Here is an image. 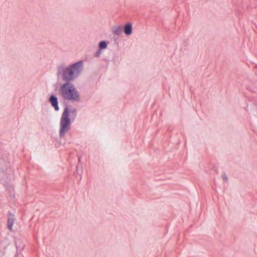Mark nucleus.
I'll return each instance as SVG.
<instances>
[{
    "label": "nucleus",
    "mask_w": 257,
    "mask_h": 257,
    "mask_svg": "<svg viewBox=\"0 0 257 257\" xmlns=\"http://www.w3.org/2000/svg\"><path fill=\"white\" fill-rule=\"evenodd\" d=\"M82 64L81 62H78L70 66L64 67L60 66L58 68L57 75L62 74L64 80L70 81L76 77L82 71Z\"/></svg>",
    "instance_id": "obj_1"
},
{
    "label": "nucleus",
    "mask_w": 257,
    "mask_h": 257,
    "mask_svg": "<svg viewBox=\"0 0 257 257\" xmlns=\"http://www.w3.org/2000/svg\"><path fill=\"white\" fill-rule=\"evenodd\" d=\"M62 96L64 99L71 101H79V93L74 85L70 82L63 84L60 87Z\"/></svg>",
    "instance_id": "obj_2"
},
{
    "label": "nucleus",
    "mask_w": 257,
    "mask_h": 257,
    "mask_svg": "<svg viewBox=\"0 0 257 257\" xmlns=\"http://www.w3.org/2000/svg\"><path fill=\"white\" fill-rule=\"evenodd\" d=\"M71 121L69 117V110L68 108H65L62 113L60 119V136L63 137L64 136L70 128Z\"/></svg>",
    "instance_id": "obj_3"
},
{
    "label": "nucleus",
    "mask_w": 257,
    "mask_h": 257,
    "mask_svg": "<svg viewBox=\"0 0 257 257\" xmlns=\"http://www.w3.org/2000/svg\"><path fill=\"white\" fill-rule=\"evenodd\" d=\"M15 218L14 215L10 214L8 216V227L10 230H12L13 225L15 222Z\"/></svg>",
    "instance_id": "obj_4"
},
{
    "label": "nucleus",
    "mask_w": 257,
    "mask_h": 257,
    "mask_svg": "<svg viewBox=\"0 0 257 257\" xmlns=\"http://www.w3.org/2000/svg\"><path fill=\"white\" fill-rule=\"evenodd\" d=\"M50 102L54 107L55 110L58 111L59 110V106L58 105L57 98L54 95H52L50 98Z\"/></svg>",
    "instance_id": "obj_5"
},
{
    "label": "nucleus",
    "mask_w": 257,
    "mask_h": 257,
    "mask_svg": "<svg viewBox=\"0 0 257 257\" xmlns=\"http://www.w3.org/2000/svg\"><path fill=\"white\" fill-rule=\"evenodd\" d=\"M124 32L126 35H130L132 33V27L130 23H127L124 26Z\"/></svg>",
    "instance_id": "obj_6"
},
{
    "label": "nucleus",
    "mask_w": 257,
    "mask_h": 257,
    "mask_svg": "<svg viewBox=\"0 0 257 257\" xmlns=\"http://www.w3.org/2000/svg\"><path fill=\"white\" fill-rule=\"evenodd\" d=\"M122 31V28L121 26H117L113 29V34L119 35L121 34Z\"/></svg>",
    "instance_id": "obj_7"
},
{
    "label": "nucleus",
    "mask_w": 257,
    "mask_h": 257,
    "mask_svg": "<svg viewBox=\"0 0 257 257\" xmlns=\"http://www.w3.org/2000/svg\"><path fill=\"white\" fill-rule=\"evenodd\" d=\"M99 47L100 49H105L107 47V44L105 41H101L99 43Z\"/></svg>",
    "instance_id": "obj_8"
},
{
    "label": "nucleus",
    "mask_w": 257,
    "mask_h": 257,
    "mask_svg": "<svg viewBox=\"0 0 257 257\" xmlns=\"http://www.w3.org/2000/svg\"><path fill=\"white\" fill-rule=\"evenodd\" d=\"M223 178L224 180H227V177L225 175H223Z\"/></svg>",
    "instance_id": "obj_9"
},
{
    "label": "nucleus",
    "mask_w": 257,
    "mask_h": 257,
    "mask_svg": "<svg viewBox=\"0 0 257 257\" xmlns=\"http://www.w3.org/2000/svg\"><path fill=\"white\" fill-rule=\"evenodd\" d=\"M99 52H98V53L97 54V56H98L99 55Z\"/></svg>",
    "instance_id": "obj_10"
}]
</instances>
